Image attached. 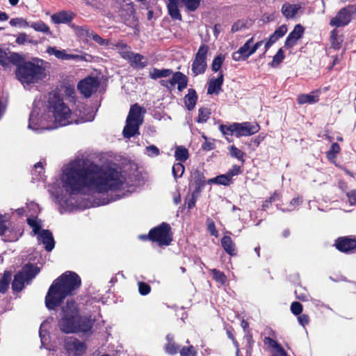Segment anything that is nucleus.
Wrapping results in <instances>:
<instances>
[{"mask_svg":"<svg viewBox=\"0 0 356 356\" xmlns=\"http://www.w3.org/2000/svg\"><path fill=\"white\" fill-rule=\"evenodd\" d=\"M63 187L70 194L82 193L83 189L95 190L98 193L118 191L123 188V177L119 170L110 165L91 162L86 166H70L65 172Z\"/></svg>","mask_w":356,"mask_h":356,"instance_id":"obj_1","label":"nucleus"},{"mask_svg":"<svg viewBox=\"0 0 356 356\" xmlns=\"http://www.w3.org/2000/svg\"><path fill=\"white\" fill-rule=\"evenodd\" d=\"M81 279L73 271H66L56 279L45 296V306L49 310L60 307L67 296H72L80 288Z\"/></svg>","mask_w":356,"mask_h":356,"instance_id":"obj_2","label":"nucleus"},{"mask_svg":"<svg viewBox=\"0 0 356 356\" xmlns=\"http://www.w3.org/2000/svg\"><path fill=\"white\" fill-rule=\"evenodd\" d=\"M61 318L58 322L60 330L65 334H91L95 323L90 316L80 314L78 304L67 300L62 307Z\"/></svg>","mask_w":356,"mask_h":356,"instance_id":"obj_3","label":"nucleus"},{"mask_svg":"<svg viewBox=\"0 0 356 356\" xmlns=\"http://www.w3.org/2000/svg\"><path fill=\"white\" fill-rule=\"evenodd\" d=\"M46 63L44 60L38 58L24 61L16 67V77L22 84L38 83L47 76Z\"/></svg>","mask_w":356,"mask_h":356,"instance_id":"obj_4","label":"nucleus"},{"mask_svg":"<svg viewBox=\"0 0 356 356\" xmlns=\"http://www.w3.org/2000/svg\"><path fill=\"white\" fill-rule=\"evenodd\" d=\"M47 110L49 113H52L56 124L60 126L67 124L71 111L64 102L63 96L58 91L54 90L49 93Z\"/></svg>","mask_w":356,"mask_h":356,"instance_id":"obj_5","label":"nucleus"},{"mask_svg":"<svg viewBox=\"0 0 356 356\" xmlns=\"http://www.w3.org/2000/svg\"><path fill=\"white\" fill-rule=\"evenodd\" d=\"M150 241L156 243L159 246H168L173 240V234L170 225L162 222L149 231Z\"/></svg>","mask_w":356,"mask_h":356,"instance_id":"obj_6","label":"nucleus"},{"mask_svg":"<svg viewBox=\"0 0 356 356\" xmlns=\"http://www.w3.org/2000/svg\"><path fill=\"white\" fill-rule=\"evenodd\" d=\"M189 190H193V193L186 197L185 205L187 206L188 209H191L195 207L197 197L200 191V177L197 170L194 172L193 179L190 181Z\"/></svg>","mask_w":356,"mask_h":356,"instance_id":"obj_7","label":"nucleus"},{"mask_svg":"<svg viewBox=\"0 0 356 356\" xmlns=\"http://www.w3.org/2000/svg\"><path fill=\"white\" fill-rule=\"evenodd\" d=\"M355 12L356 9L353 6L343 8L330 20V24L337 27L346 26L351 21L352 15Z\"/></svg>","mask_w":356,"mask_h":356,"instance_id":"obj_8","label":"nucleus"},{"mask_svg":"<svg viewBox=\"0 0 356 356\" xmlns=\"http://www.w3.org/2000/svg\"><path fill=\"white\" fill-rule=\"evenodd\" d=\"M99 86V81L97 77L88 76L78 83L77 88L80 92L86 98L91 97Z\"/></svg>","mask_w":356,"mask_h":356,"instance_id":"obj_9","label":"nucleus"},{"mask_svg":"<svg viewBox=\"0 0 356 356\" xmlns=\"http://www.w3.org/2000/svg\"><path fill=\"white\" fill-rule=\"evenodd\" d=\"M64 343L67 351L74 356H82L87 349V346L84 342L73 337L65 338Z\"/></svg>","mask_w":356,"mask_h":356,"instance_id":"obj_10","label":"nucleus"},{"mask_svg":"<svg viewBox=\"0 0 356 356\" xmlns=\"http://www.w3.org/2000/svg\"><path fill=\"white\" fill-rule=\"evenodd\" d=\"M172 78L167 80H161L160 84L165 88H170L174 87L175 84H177V89L179 91H182L188 86V77L181 72H176L172 74Z\"/></svg>","mask_w":356,"mask_h":356,"instance_id":"obj_11","label":"nucleus"},{"mask_svg":"<svg viewBox=\"0 0 356 356\" xmlns=\"http://www.w3.org/2000/svg\"><path fill=\"white\" fill-rule=\"evenodd\" d=\"M236 127V137L252 136L259 131L260 127L257 123H251L249 122L238 123L234 122Z\"/></svg>","mask_w":356,"mask_h":356,"instance_id":"obj_12","label":"nucleus"},{"mask_svg":"<svg viewBox=\"0 0 356 356\" xmlns=\"http://www.w3.org/2000/svg\"><path fill=\"white\" fill-rule=\"evenodd\" d=\"M304 31L305 29L301 24H296L293 30L287 36L284 42V47L287 49H291L298 40L302 38Z\"/></svg>","mask_w":356,"mask_h":356,"instance_id":"obj_13","label":"nucleus"},{"mask_svg":"<svg viewBox=\"0 0 356 356\" xmlns=\"http://www.w3.org/2000/svg\"><path fill=\"white\" fill-rule=\"evenodd\" d=\"M335 246L341 252L350 253L356 249V240L349 237H340L336 240Z\"/></svg>","mask_w":356,"mask_h":356,"instance_id":"obj_14","label":"nucleus"},{"mask_svg":"<svg viewBox=\"0 0 356 356\" xmlns=\"http://www.w3.org/2000/svg\"><path fill=\"white\" fill-rule=\"evenodd\" d=\"M146 113V109L140 106L138 103L131 106L127 120L131 122H138L140 124L143 123V115Z\"/></svg>","mask_w":356,"mask_h":356,"instance_id":"obj_15","label":"nucleus"},{"mask_svg":"<svg viewBox=\"0 0 356 356\" xmlns=\"http://www.w3.org/2000/svg\"><path fill=\"white\" fill-rule=\"evenodd\" d=\"M224 81V76L222 72H220L217 78H211L208 83L207 94L218 95L222 90V86Z\"/></svg>","mask_w":356,"mask_h":356,"instance_id":"obj_16","label":"nucleus"},{"mask_svg":"<svg viewBox=\"0 0 356 356\" xmlns=\"http://www.w3.org/2000/svg\"><path fill=\"white\" fill-rule=\"evenodd\" d=\"M38 239L44 245L47 252L51 251L55 246L53 234L49 229H42L38 235Z\"/></svg>","mask_w":356,"mask_h":356,"instance_id":"obj_17","label":"nucleus"},{"mask_svg":"<svg viewBox=\"0 0 356 356\" xmlns=\"http://www.w3.org/2000/svg\"><path fill=\"white\" fill-rule=\"evenodd\" d=\"M140 125V122L138 123L126 120V125L122 131L124 137L129 139L136 135L140 134L139 128Z\"/></svg>","mask_w":356,"mask_h":356,"instance_id":"obj_18","label":"nucleus"},{"mask_svg":"<svg viewBox=\"0 0 356 356\" xmlns=\"http://www.w3.org/2000/svg\"><path fill=\"white\" fill-rule=\"evenodd\" d=\"M46 51L49 55H54L58 59L62 60H76L79 58V55L67 54L65 50H58L55 47H48Z\"/></svg>","mask_w":356,"mask_h":356,"instance_id":"obj_19","label":"nucleus"},{"mask_svg":"<svg viewBox=\"0 0 356 356\" xmlns=\"http://www.w3.org/2000/svg\"><path fill=\"white\" fill-rule=\"evenodd\" d=\"M74 17V14L70 11L63 10L51 15V20L55 24H66L70 22Z\"/></svg>","mask_w":356,"mask_h":356,"instance_id":"obj_20","label":"nucleus"},{"mask_svg":"<svg viewBox=\"0 0 356 356\" xmlns=\"http://www.w3.org/2000/svg\"><path fill=\"white\" fill-rule=\"evenodd\" d=\"M179 0H168V11L170 17L174 20H182V17L179 9Z\"/></svg>","mask_w":356,"mask_h":356,"instance_id":"obj_21","label":"nucleus"},{"mask_svg":"<svg viewBox=\"0 0 356 356\" xmlns=\"http://www.w3.org/2000/svg\"><path fill=\"white\" fill-rule=\"evenodd\" d=\"M167 343L164 346L165 352L171 355H176L180 350V346L177 344L175 341L174 335L172 334H168L165 337Z\"/></svg>","mask_w":356,"mask_h":356,"instance_id":"obj_22","label":"nucleus"},{"mask_svg":"<svg viewBox=\"0 0 356 356\" xmlns=\"http://www.w3.org/2000/svg\"><path fill=\"white\" fill-rule=\"evenodd\" d=\"M40 272V268L33 264H26L19 273H22L26 282L32 280Z\"/></svg>","mask_w":356,"mask_h":356,"instance_id":"obj_23","label":"nucleus"},{"mask_svg":"<svg viewBox=\"0 0 356 356\" xmlns=\"http://www.w3.org/2000/svg\"><path fill=\"white\" fill-rule=\"evenodd\" d=\"M252 54L253 52H252L251 47H248V44H244L238 51L232 54V59L236 61L245 60Z\"/></svg>","mask_w":356,"mask_h":356,"instance_id":"obj_24","label":"nucleus"},{"mask_svg":"<svg viewBox=\"0 0 356 356\" xmlns=\"http://www.w3.org/2000/svg\"><path fill=\"white\" fill-rule=\"evenodd\" d=\"M184 100L187 109L189 111L193 110L197 100L196 91L193 88L188 89V94L185 95Z\"/></svg>","mask_w":356,"mask_h":356,"instance_id":"obj_25","label":"nucleus"},{"mask_svg":"<svg viewBox=\"0 0 356 356\" xmlns=\"http://www.w3.org/2000/svg\"><path fill=\"white\" fill-rule=\"evenodd\" d=\"M221 245L228 254L231 256L236 255L235 245L231 237L228 236H223L221 239Z\"/></svg>","mask_w":356,"mask_h":356,"instance_id":"obj_26","label":"nucleus"},{"mask_svg":"<svg viewBox=\"0 0 356 356\" xmlns=\"http://www.w3.org/2000/svg\"><path fill=\"white\" fill-rule=\"evenodd\" d=\"M26 282L22 273L19 271L14 275V280L12 282V289L14 292H20L24 288V282Z\"/></svg>","mask_w":356,"mask_h":356,"instance_id":"obj_27","label":"nucleus"},{"mask_svg":"<svg viewBox=\"0 0 356 356\" xmlns=\"http://www.w3.org/2000/svg\"><path fill=\"white\" fill-rule=\"evenodd\" d=\"M12 272L10 270H5L3 276L0 278V293H6L9 289L11 282Z\"/></svg>","mask_w":356,"mask_h":356,"instance_id":"obj_28","label":"nucleus"},{"mask_svg":"<svg viewBox=\"0 0 356 356\" xmlns=\"http://www.w3.org/2000/svg\"><path fill=\"white\" fill-rule=\"evenodd\" d=\"M173 74L174 72L170 69H158L154 67L149 72V77L152 79L156 80L160 78L168 77Z\"/></svg>","mask_w":356,"mask_h":356,"instance_id":"obj_29","label":"nucleus"},{"mask_svg":"<svg viewBox=\"0 0 356 356\" xmlns=\"http://www.w3.org/2000/svg\"><path fill=\"white\" fill-rule=\"evenodd\" d=\"M314 94V92L312 94L300 95L298 96L297 102L299 104L316 103L318 101V96Z\"/></svg>","mask_w":356,"mask_h":356,"instance_id":"obj_30","label":"nucleus"},{"mask_svg":"<svg viewBox=\"0 0 356 356\" xmlns=\"http://www.w3.org/2000/svg\"><path fill=\"white\" fill-rule=\"evenodd\" d=\"M143 60H145V58L143 55L134 53V56L129 63L132 66L143 69L147 65V61L146 60L143 61Z\"/></svg>","mask_w":356,"mask_h":356,"instance_id":"obj_31","label":"nucleus"},{"mask_svg":"<svg viewBox=\"0 0 356 356\" xmlns=\"http://www.w3.org/2000/svg\"><path fill=\"white\" fill-rule=\"evenodd\" d=\"M70 26L79 37L90 38V32H92V30H91L88 26H77L74 24H72Z\"/></svg>","mask_w":356,"mask_h":356,"instance_id":"obj_32","label":"nucleus"},{"mask_svg":"<svg viewBox=\"0 0 356 356\" xmlns=\"http://www.w3.org/2000/svg\"><path fill=\"white\" fill-rule=\"evenodd\" d=\"M298 8L296 5L284 4L282 8V13L286 18H293L296 16Z\"/></svg>","mask_w":356,"mask_h":356,"instance_id":"obj_33","label":"nucleus"},{"mask_svg":"<svg viewBox=\"0 0 356 356\" xmlns=\"http://www.w3.org/2000/svg\"><path fill=\"white\" fill-rule=\"evenodd\" d=\"M175 156L177 161L185 162L189 156L188 151L184 146H178L175 149Z\"/></svg>","mask_w":356,"mask_h":356,"instance_id":"obj_34","label":"nucleus"},{"mask_svg":"<svg viewBox=\"0 0 356 356\" xmlns=\"http://www.w3.org/2000/svg\"><path fill=\"white\" fill-rule=\"evenodd\" d=\"M232 182V179L227 174L218 175L208 181V183H214L219 185L229 186Z\"/></svg>","mask_w":356,"mask_h":356,"instance_id":"obj_35","label":"nucleus"},{"mask_svg":"<svg viewBox=\"0 0 356 356\" xmlns=\"http://www.w3.org/2000/svg\"><path fill=\"white\" fill-rule=\"evenodd\" d=\"M24 61L26 60L18 53L10 52L9 56L8 55V63H11L13 65H16L17 67H18V65H21V63Z\"/></svg>","mask_w":356,"mask_h":356,"instance_id":"obj_36","label":"nucleus"},{"mask_svg":"<svg viewBox=\"0 0 356 356\" xmlns=\"http://www.w3.org/2000/svg\"><path fill=\"white\" fill-rule=\"evenodd\" d=\"M235 127H236L234 126V123L230 124H220L219 129L225 136L233 135L236 136Z\"/></svg>","mask_w":356,"mask_h":356,"instance_id":"obj_37","label":"nucleus"},{"mask_svg":"<svg viewBox=\"0 0 356 356\" xmlns=\"http://www.w3.org/2000/svg\"><path fill=\"white\" fill-rule=\"evenodd\" d=\"M31 26L36 31L51 34L49 27L47 26V24L42 21L33 23Z\"/></svg>","mask_w":356,"mask_h":356,"instance_id":"obj_38","label":"nucleus"},{"mask_svg":"<svg viewBox=\"0 0 356 356\" xmlns=\"http://www.w3.org/2000/svg\"><path fill=\"white\" fill-rule=\"evenodd\" d=\"M128 17H124V22L129 26H131L136 22V18L135 16L136 10L132 6L128 7Z\"/></svg>","mask_w":356,"mask_h":356,"instance_id":"obj_39","label":"nucleus"},{"mask_svg":"<svg viewBox=\"0 0 356 356\" xmlns=\"http://www.w3.org/2000/svg\"><path fill=\"white\" fill-rule=\"evenodd\" d=\"M27 224L32 227L33 234H40L41 229V225L38 222L37 218H28L26 220Z\"/></svg>","mask_w":356,"mask_h":356,"instance_id":"obj_40","label":"nucleus"},{"mask_svg":"<svg viewBox=\"0 0 356 356\" xmlns=\"http://www.w3.org/2000/svg\"><path fill=\"white\" fill-rule=\"evenodd\" d=\"M184 166L181 162L175 163L172 165V171L175 178L181 177L184 172Z\"/></svg>","mask_w":356,"mask_h":356,"instance_id":"obj_41","label":"nucleus"},{"mask_svg":"<svg viewBox=\"0 0 356 356\" xmlns=\"http://www.w3.org/2000/svg\"><path fill=\"white\" fill-rule=\"evenodd\" d=\"M342 41L341 38L336 33V31H332L331 33V43L332 47L335 49H340Z\"/></svg>","mask_w":356,"mask_h":356,"instance_id":"obj_42","label":"nucleus"},{"mask_svg":"<svg viewBox=\"0 0 356 356\" xmlns=\"http://www.w3.org/2000/svg\"><path fill=\"white\" fill-rule=\"evenodd\" d=\"M181 1L189 11L195 10L200 3V0H181Z\"/></svg>","mask_w":356,"mask_h":356,"instance_id":"obj_43","label":"nucleus"},{"mask_svg":"<svg viewBox=\"0 0 356 356\" xmlns=\"http://www.w3.org/2000/svg\"><path fill=\"white\" fill-rule=\"evenodd\" d=\"M284 54L282 49H280L277 54L273 56V60L270 63V65L272 67H277L284 60Z\"/></svg>","mask_w":356,"mask_h":356,"instance_id":"obj_44","label":"nucleus"},{"mask_svg":"<svg viewBox=\"0 0 356 356\" xmlns=\"http://www.w3.org/2000/svg\"><path fill=\"white\" fill-rule=\"evenodd\" d=\"M192 70L195 74H200V48L195 54V58L192 65Z\"/></svg>","mask_w":356,"mask_h":356,"instance_id":"obj_45","label":"nucleus"},{"mask_svg":"<svg viewBox=\"0 0 356 356\" xmlns=\"http://www.w3.org/2000/svg\"><path fill=\"white\" fill-rule=\"evenodd\" d=\"M224 59H225V58L222 55H219L213 59L212 65H211V69L213 72H217L220 70L222 65L223 63Z\"/></svg>","mask_w":356,"mask_h":356,"instance_id":"obj_46","label":"nucleus"},{"mask_svg":"<svg viewBox=\"0 0 356 356\" xmlns=\"http://www.w3.org/2000/svg\"><path fill=\"white\" fill-rule=\"evenodd\" d=\"M229 149L230 155L232 157H234L239 160H241L242 163L244 162V160L243 159V158L245 153L243 151H241V149H239L238 148L236 147L234 145H232Z\"/></svg>","mask_w":356,"mask_h":356,"instance_id":"obj_47","label":"nucleus"},{"mask_svg":"<svg viewBox=\"0 0 356 356\" xmlns=\"http://www.w3.org/2000/svg\"><path fill=\"white\" fill-rule=\"evenodd\" d=\"M138 292L141 296H147L151 292V286L146 282H138Z\"/></svg>","mask_w":356,"mask_h":356,"instance_id":"obj_48","label":"nucleus"},{"mask_svg":"<svg viewBox=\"0 0 356 356\" xmlns=\"http://www.w3.org/2000/svg\"><path fill=\"white\" fill-rule=\"evenodd\" d=\"M212 273L213 275V278L217 282L221 284H224L225 283L227 278L224 273L216 269H213Z\"/></svg>","mask_w":356,"mask_h":356,"instance_id":"obj_49","label":"nucleus"},{"mask_svg":"<svg viewBox=\"0 0 356 356\" xmlns=\"http://www.w3.org/2000/svg\"><path fill=\"white\" fill-rule=\"evenodd\" d=\"M180 356H196L197 352L193 346L183 347L180 349Z\"/></svg>","mask_w":356,"mask_h":356,"instance_id":"obj_50","label":"nucleus"},{"mask_svg":"<svg viewBox=\"0 0 356 356\" xmlns=\"http://www.w3.org/2000/svg\"><path fill=\"white\" fill-rule=\"evenodd\" d=\"M340 152V146L337 143L332 144L330 150L327 153V157L328 159H332L336 156V154Z\"/></svg>","mask_w":356,"mask_h":356,"instance_id":"obj_51","label":"nucleus"},{"mask_svg":"<svg viewBox=\"0 0 356 356\" xmlns=\"http://www.w3.org/2000/svg\"><path fill=\"white\" fill-rule=\"evenodd\" d=\"M10 24L12 26H22V27H27L29 26L28 22L23 18L16 17L13 18L10 20Z\"/></svg>","mask_w":356,"mask_h":356,"instance_id":"obj_52","label":"nucleus"},{"mask_svg":"<svg viewBox=\"0 0 356 356\" xmlns=\"http://www.w3.org/2000/svg\"><path fill=\"white\" fill-rule=\"evenodd\" d=\"M207 227L208 231L210 232L211 236L217 237L218 236V232L216 228L215 223L213 220L208 218L207 220Z\"/></svg>","mask_w":356,"mask_h":356,"instance_id":"obj_53","label":"nucleus"},{"mask_svg":"<svg viewBox=\"0 0 356 356\" xmlns=\"http://www.w3.org/2000/svg\"><path fill=\"white\" fill-rule=\"evenodd\" d=\"M302 309L303 307L299 302H293L291 303V311L294 315L298 316L301 314Z\"/></svg>","mask_w":356,"mask_h":356,"instance_id":"obj_54","label":"nucleus"},{"mask_svg":"<svg viewBox=\"0 0 356 356\" xmlns=\"http://www.w3.org/2000/svg\"><path fill=\"white\" fill-rule=\"evenodd\" d=\"M92 38L95 42L99 44V45H107L108 42L103 39L102 37H100L97 33H96L95 31L90 32V38Z\"/></svg>","mask_w":356,"mask_h":356,"instance_id":"obj_55","label":"nucleus"},{"mask_svg":"<svg viewBox=\"0 0 356 356\" xmlns=\"http://www.w3.org/2000/svg\"><path fill=\"white\" fill-rule=\"evenodd\" d=\"M146 152L149 156H156L160 154L159 149L154 145L146 147Z\"/></svg>","mask_w":356,"mask_h":356,"instance_id":"obj_56","label":"nucleus"},{"mask_svg":"<svg viewBox=\"0 0 356 356\" xmlns=\"http://www.w3.org/2000/svg\"><path fill=\"white\" fill-rule=\"evenodd\" d=\"M134 52L130 51V49H124L119 51L120 56L129 62L131 60V58L134 56Z\"/></svg>","mask_w":356,"mask_h":356,"instance_id":"obj_57","label":"nucleus"},{"mask_svg":"<svg viewBox=\"0 0 356 356\" xmlns=\"http://www.w3.org/2000/svg\"><path fill=\"white\" fill-rule=\"evenodd\" d=\"M245 27V23L243 20H238L237 22H234L233 25L232 26V32L234 33L236 31H238L241 30L243 28Z\"/></svg>","mask_w":356,"mask_h":356,"instance_id":"obj_58","label":"nucleus"},{"mask_svg":"<svg viewBox=\"0 0 356 356\" xmlns=\"http://www.w3.org/2000/svg\"><path fill=\"white\" fill-rule=\"evenodd\" d=\"M242 172L241 166L237 165H234L232 166V168L230 169L227 173L229 176V177L232 179V177L235 175H238Z\"/></svg>","mask_w":356,"mask_h":356,"instance_id":"obj_59","label":"nucleus"},{"mask_svg":"<svg viewBox=\"0 0 356 356\" xmlns=\"http://www.w3.org/2000/svg\"><path fill=\"white\" fill-rule=\"evenodd\" d=\"M205 139V142L202 145V149L209 151L215 148V143L213 141H208L204 136H202Z\"/></svg>","mask_w":356,"mask_h":356,"instance_id":"obj_60","label":"nucleus"},{"mask_svg":"<svg viewBox=\"0 0 356 356\" xmlns=\"http://www.w3.org/2000/svg\"><path fill=\"white\" fill-rule=\"evenodd\" d=\"M280 38L275 35V33H273L270 35L268 41L265 44V49L267 51L273 44H274L277 40H278Z\"/></svg>","mask_w":356,"mask_h":356,"instance_id":"obj_61","label":"nucleus"},{"mask_svg":"<svg viewBox=\"0 0 356 356\" xmlns=\"http://www.w3.org/2000/svg\"><path fill=\"white\" fill-rule=\"evenodd\" d=\"M6 223V220H5L4 216L0 214V236H3L8 229V227Z\"/></svg>","mask_w":356,"mask_h":356,"instance_id":"obj_62","label":"nucleus"},{"mask_svg":"<svg viewBox=\"0 0 356 356\" xmlns=\"http://www.w3.org/2000/svg\"><path fill=\"white\" fill-rule=\"evenodd\" d=\"M346 196L348 197L349 203L351 205L356 204V192H355V191H347Z\"/></svg>","mask_w":356,"mask_h":356,"instance_id":"obj_63","label":"nucleus"},{"mask_svg":"<svg viewBox=\"0 0 356 356\" xmlns=\"http://www.w3.org/2000/svg\"><path fill=\"white\" fill-rule=\"evenodd\" d=\"M275 353L273 356H287L286 352L280 344L275 348Z\"/></svg>","mask_w":356,"mask_h":356,"instance_id":"obj_64","label":"nucleus"}]
</instances>
